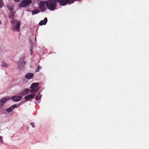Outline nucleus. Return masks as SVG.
<instances>
[{"label":"nucleus","instance_id":"1","mask_svg":"<svg viewBox=\"0 0 149 149\" xmlns=\"http://www.w3.org/2000/svg\"><path fill=\"white\" fill-rule=\"evenodd\" d=\"M31 3V0H23L20 3L18 7L21 8L28 6Z\"/></svg>","mask_w":149,"mask_h":149},{"label":"nucleus","instance_id":"2","mask_svg":"<svg viewBox=\"0 0 149 149\" xmlns=\"http://www.w3.org/2000/svg\"><path fill=\"white\" fill-rule=\"evenodd\" d=\"M46 5H47L46 1H41L39 4L38 8L41 11H44L46 9Z\"/></svg>","mask_w":149,"mask_h":149},{"label":"nucleus","instance_id":"3","mask_svg":"<svg viewBox=\"0 0 149 149\" xmlns=\"http://www.w3.org/2000/svg\"><path fill=\"white\" fill-rule=\"evenodd\" d=\"M20 25V23L19 21H18L16 24V25L15 26L14 28L13 29L14 31H17L18 32H19V28Z\"/></svg>","mask_w":149,"mask_h":149},{"label":"nucleus","instance_id":"4","mask_svg":"<svg viewBox=\"0 0 149 149\" xmlns=\"http://www.w3.org/2000/svg\"><path fill=\"white\" fill-rule=\"evenodd\" d=\"M24 57H21L19 61V63L18 64V65L19 67L21 66V65H23L25 64V62L24 61Z\"/></svg>","mask_w":149,"mask_h":149},{"label":"nucleus","instance_id":"5","mask_svg":"<svg viewBox=\"0 0 149 149\" xmlns=\"http://www.w3.org/2000/svg\"><path fill=\"white\" fill-rule=\"evenodd\" d=\"M34 76V74L33 73L29 72L25 75V78L28 79H32Z\"/></svg>","mask_w":149,"mask_h":149},{"label":"nucleus","instance_id":"6","mask_svg":"<svg viewBox=\"0 0 149 149\" xmlns=\"http://www.w3.org/2000/svg\"><path fill=\"white\" fill-rule=\"evenodd\" d=\"M22 97L19 96H15L12 97V99L14 102H18L22 99Z\"/></svg>","mask_w":149,"mask_h":149},{"label":"nucleus","instance_id":"7","mask_svg":"<svg viewBox=\"0 0 149 149\" xmlns=\"http://www.w3.org/2000/svg\"><path fill=\"white\" fill-rule=\"evenodd\" d=\"M29 91V89L26 88L23 90L21 92L20 95H24L27 94Z\"/></svg>","mask_w":149,"mask_h":149},{"label":"nucleus","instance_id":"8","mask_svg":"<svg viewBox=\"0 0 149 149\" xmlns=\"http://www.w3.org/2000/svg\"><path fill=\"white\" fill-rule=\"evenodd\" d=\"M9 9L10 10V15H9L8 17L9 18H13L15 16V13L12 9L9 8Z\"/></svg>","mask_w":149,"mask_h":149},{"label":"nucleus","instance_id":"9","mask_svg":"<svg viewBox=\"0 0 149 149\" xmlns=\"http://www.w3.org/2000/svg\"><path fill=\"white\" fill-rule=\"evenodd\" d=\"M47 21V17H45L44 20H41L39 23V25L40 26L42 25H45L46 24Z\"/></svg>","mask_w":149,"mask_h":149},{"label":"nucleus","instance_id":"10","mask_svg":"<svg viewBox=\"0 0 149 149\" xmlns=\"http://www.w3.org/2000/svg\"><path fill=\"white\" fill-rule=\"evenodd\" d=\"M35 95L34 94H31L28 95H26L25 97V99L26 100H28L29 99H31L34 97Z\"/></svg>","mask_w":149,"mask_h":149},{"label":"nucleus","instance_id":"11","mask_svg":"<svg viewBox=\"0 0 149 149\" xmlns=\"http://www.w3.org/2000/svg\"><path fill=\"white\" fill-rule=\"evenodd\" d=\"M39 88L38 87L31 88L30 91L31 93H34L37 92L39 90Z\"/></svg>","mask_w":149,"mask_h":149},{"label":"nucleus","instance_id":"12","mask_svg":"<svg viewBox=\"0 0 149 149\" xmlns=\"http://www.w3.org/2000/svg\"><path fill=\"white\" fill-rule=\"evenodd\" d=\"M39 85V84L38 83H35L32 84L31 85L30 88H36Z\"/></svg>","mask_w":149,"mask_h":149},{"label":"nucleus","instance_id":"13","mask_svg":"<svg viewBox=\"0 0 149 149\" xmlns=\"http://www.w3.org/2000/svg\"><path fill=\"white\" fill-rule=\"evenodd\" d=\"M8 99V98H6V97H4L0 100V102L1 103H5L6 101H7Z\"/></svg>","mask_w":149,"mask_h":149},{"label":"nucleus","instance_id":"14","mask_svg":"<svg viewBox=\"0 0 149 149\" xmlns=\"http://www.w3.org/2000/svg\"><path fill=\"white\" fill-rule=\"evenodd\" d=\"M40 12V11L38 9H36L31 11L32 15L36 14Z\"/></svg>","mask_w":149,"mask_h":149},{"label":"nucleus","instance_id":"15","mask_svg":"<svg viewBox=\"0 0 149 149\" xmlns=\"http://www.w3.org/2000/svg\"><path fill=\"white\" fill-rule=\"evenodd\" d=\"M2 66L6 68L8 66V65L7 64H6L5 62L4 61H3L2 63Z\"/></svg>","mask_w":149,"mask_h":149},{"label":"nucleus","instance_id":"16","mask_svg":"<svg viewBox=\"0 0 149 149\" xmlns=\"http://www.w3.org/2000/svg\"><path fill=\"white\" fill-rule=\"evenodd\" d=\"M41 95L40 94V93L36 97L35 100H38L41 98Z\"/></svg>","mask_w":149,"mask_h":149},{"label":"nucleus","instance_id":"17","mask_svg":"<svg viewBox=\"0 0 149 149\" xmlns=\"http://www.w3.org/2000/svg\"><path fill=\"white\" fill-rule=\"evenodd\" d=\"M13 110V109H12L11 107H10V108L7 109L6 110V111L8 112H10L12 111Z\"/></svg>","mask_w":149,"mask_h":149},{"label":"nucleus","instance_id":"18","mask_svg":"<svg viewBox=\"0 0 149 149\" xmlns=\"http://www.w3.org/2000/svg\"><path fill=\"white\" fill-rule=\"evenodd\" d=\"M41 68V67L39 65L38 67L36 68V72H38Z\"/></svg>","mask_w":149,"mask_h":149},{"label":"nucleus","instance_id":"19","mask_svg":"<svg viewBox=\"0 0 149 149\" xmlns=\"http://www.w3.org/2000/svg\"><path fill=\"white\" fill-rule=\"evenodd\" d=\"M3 5L2 0H0V8H1Z\"/></svg>","mask_w":149,"mask_h":149},{"label":"nucleus","instance_id":"20","mask_svg":"<svg viewBox=\"0 0 149 149\" xmlns=\"http://www.w3.org/2000/svg\"><path fill=\"white\" fill-rule=\"evenodd\" d=\"M12 109H14L15 108L17 107V105L16 104H14L13 106H12L10 107Z\"/></svg>","mask_w":149,"mask_h":149},{"label":"nucleus","instance_id":"21","mask_svg":"<svg viewBox=\"0 0 149 149\" xmlns=\"http://www.w3.org/2000/svg\"><path fill=\"white\" fill-rule=\"evenodd\" d=\"M0 143H3V139L2 138V136H0Z\"/></svg>","mask_w":149,"mask_h":149},{"label":"nucleus","instance_id":"22","mask_svg":"<svg viewBox=\"0 0 149 149\" xmlns=\"http://www.w3.org/2000/svg\"><path fill=\"white\" fill-rule=\"evenodd\" d=\"M31 125L32 126V127H35V124L33 122H32L31 123Z\"/></svg>","mask_w":149,"mask_h":149},{"label":"nucleus","instance_id":"23","mask_svg":"<svg viewBox=\"0 0 149 149\" xmlns=\"http://www.w3.org/2000/svg\"><path fill=\"white\" fill-rule=\"evenodd\" d=\"M33 48L32 47H31L30 49V51L31 52H33Z\"/></svg>","mask_w":149,"mask_h":149},{"label":"nucleus","instance_id":"24","mask_svg":"<svg viewBox=\"0 0 149 149\" xmlns=\"http://www.w3.org/2000/svg\"><path fill=\"white\" fill-rule=\"evenodd\" d=\"M20 0H14V1L16 2H18L20 1Z\"/></svg>","mask_w":149,"mask_h":149},{"label":"nucleus","instance_id":"25","mask_svg":"<svg viewBox=\"0 0 149 149\" xmlns=\"http://www.w3.org/2000/svg\"><path fill=\"white\" fill-rule=\"evenodd\" d=\"M33 54V52H31V55H32Z\"/></svg>","mask_w":149,"mask_h":149},{"label":"nucleus","instance_id":"26","mask_svg":"<svg viewBox=\"0 0 149 149\" xmlns=\"http://www.w3.org/2000/svg\"><path fill=\"white\" fill-rule=\"evenodd\" d=\"M1 21L0 20V24H1Z\"/></svg>","mask_w":149,"mask_h":149},{"label":"nucleus","instance_id":"27","mask_svg":"<svg viewBox=\"0 0 149 149\" xmlns=\"http://www.w3.org/2000/svg\"><path fill=\"white\" fill-rule=\"evenodd\" d=\"M19 105H18L17 106V107H19Z\"/></svg>","mask_w":149,"mask_h":149}]
</instances>
